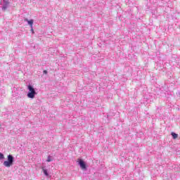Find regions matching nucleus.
Segmentation results:
<instances>
[{
	"label": "nucleus",
	"mask_w": 180,
	"mask_h": 180,
	"mask_svg": "<svg viewBox=\"0 0 180 180\" xmlns=\"http://www.w3.org/2000/svg\"><path fill=\"white\" fill-rule=\"evenodd\" d=\"M3 165L4 167H6V168H10V167H12V165H13V156L8 155L7 156V160L4 161Z\"/></svg>",
	"instance_id": "obj_1"
},
{
	"label": "nucleus",
	"mask_w": 180,
	"mask_h": 180,
	"mask_svg": "<svg viewBox=\"0 0 180 180\" xmlns=\"http://www.w3.org/2000/svg\"><path fill=\"white\" fill-rule=\"evenodd\" d=\"M28 89H29V92L27 94V97L30 98V99H34V95H36V91L34 90V89L33 88V86L29 85L27 86Z\"/></svg>",
	"instance_id": "obj_2"
},
{
	"label": "nucleus",
	"mask_w": 180,
	"mask_h": 180,
	"mask_svg": "<svg viewBox=\"0 0 180 180\" xmlns=\"http://www.w3.org/2000/svg\"><path fill=\"white\" fill-rule=\"evenodd\" d=\"M79 164L82 168V169H86V165H85V162L84 160H80Z\"/></svg>",
	"instance_id": "obj_3"
},
{
	"label": "nucleus",
	"mask_w": 180,
	"mask_h": 180,
	"mask_svg": "<svg viewBox=\"0 0 180 180\" xmlns=\"http://www.w3.org/2000/svg\"><path fill=\"white\" fill-rule=\"evenodd\" d=\"M25 22H27L28 25L31 28L33 27L34 20H28L27 18L25 19Z\"/></svg>",
	"instance_id": "obj_4"
},
{
	"label": "nucleus",
	"mask_w": 180,
	"mask_h": 180,
	"mask_svg": "<svg viewBox=\"0 0 180 180\" xmlns=\"http://www.w3.org/2000/svg\"><path fill=\"white\" fill-rule=\"evenodd\" d=\"M42 171L46 176H49V172H47V169H44V167H42Z\"/></svg>",
	"instance_id": "obj_5"
},
{
	"label": "nucleus",
	"mask_w": 180,
	"mask_h": 180,
	"mask_svg": "<svg viewBox=\"0 0 180 180\" xmlns=\"http://www.w3.org/2000/svg\"><path fill=\"white\" fill-rule=\"evenodd\" d=\"M172 136L173 137V139H178V134H175L174 132L172 133Z\"/></svg>",
	"instance_id": "obj_6"
},
{
	"label": "nucleus",
	"mask_w": 180,
	"mask_h": 180,
	"mask_svg": "<svg viewBox=\"0 0 180 180\" xmlns=\"http://www.w3.org/2000/svg\"><path fill=\"white\" fill-rule=\"evenodd\" d=\"M4 158H5V156L4 155V154L0 153V160H4Z\"/></svg>",
	"instance_id": "obj_7"
},
{
	"label": "nucleus",
	"mask_w": 180,
	"mask_h": 180,
	"mask_svg": "<svg viewBox=\"0 0 180 180\" xmlns=\"http://www.w3.org/2000/svg\"><path fill=\"white\" fill-rule=\"evenodd\" d=\"M46 161L47 162H51V157L49 156Z\"/></svg>",
	"instance_id": "obj_8"
},
{
	"label": "nucleus",
	"mask_w": 180,
	"mask_h": 180,
	"mask_svg": "<svg viewBox=\"0 0 180 180\" xmlns=\"http://www.w3.org/2000/svg\"><path fill=\"white\" fill-rule=\"evenodd\" d=\"M7 8H8L7 6H4L2 9H3V11H6Z\"/></svg>",
	"instance_id": "obj_9"
},
{
	"label": "nucleus",
	"mask_w": 180,
	"mask_h": 180,
	"mask_svg": "<svg viewBox=\"0 0 180 180\" xmlns=\"http://www.w3.org/2000/svg\"><path fill=\"white\" fill-rule=\"evenodd\" d=\"M43 72H44V74H46H46H47V70H44Z\"/></svg>",
	"instance_id": "obj_10"
},
{
	"label": "nucleus",
	"mask_w": 180,
	"mask_h": 180,
	"mask_svg": "<svg viewBox=\"0 0 180 180\" xmlns=\"http://www.w3.org/2000/svg\"><path fill=\"white\" fill-rule=\"evenodd\" d=\"M31 31L32 32V33H34V31L33 30V27L32 28H31Z\"/></svg>",
	"instance_id": "obj_11"
}]
</instances>
